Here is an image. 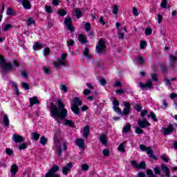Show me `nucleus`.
I'll list each match as a JSON object with an SVG mask.
<instances>
[{"instance_id": "1", "label": "nucleus", "mask_w": 177, "mask_h": 177, "mask_svg": "<svg viewBox=\"0 0 177 177\" xmlns=\"http://www.w3.org/2000/svg\"><path fill=\"white\" fill-rule=\"evenodd\" d=\"M64 107V103L62 100L57 101V105L51 104L50 106V116L57 121V124H60V121L67 117V109Z\"/></svg>"}, {"instance_id": "2", "label": "nucleus", "mask_w": 177, "mask_h": 177, "mask_svg": "<svg viewBox=\"0 0 177 177\" xmlns=\"http://www.w3.org/2000/svg\"><path fill=\"white\" fill-rule=\"evenodd\" d=\"M82 104V100L79 97H74L73 102L71 106V111L75 115H80V106Z\"/></svg>"}, {"instance_id": "3", "label": "nucleus", "mask_w": 177, "mask_h": 177, "mask_svg": "<svg viewBox=\"0 0 177 177\" xmlns=\"http://www.w3.org/2000/svg\"><path fill=\"white\" fill-rule=\"evenodd\" d=\"M0 67L3 71H13L15 67L10 65L9 62H6L5 57L0 55Z\"/></svg>"}, {"instance_id": "4", "label": "nucleus", "mask_w": 177, "mask_h": 177, "mask_svg": "<svg viewBox=\"0 0 177 177\" xmlns=\"http://www.w3.org/2000/svg\"><path fill=\"white\" fill-rule=\"evenodd\" d=\"M66 57H67V54L63 53L61 55V59H57V63L53 62V66H55L56 68H59L60 66H66V63H67V59H66Z\"/></svg>"}, {"instance_id": "5", "label": "nucleus", "mask_w": 177, "mask_h": 177, "mask_svg": "<svg viewBox=\"0 0 177 177\" xmlns=\"http://www.w3.org/2000/svg\"><path fill=\"white\" fill-rule=\"evenodd\" d=\"M57 171H59V166L55 165L48 173H46L44 177H60L59 175L55 174V172H57Z\"/></svg>"}, {"instance_id": "6", "label": "nucleus", "mask_w": 177, "mask_h": 177, "mask_svg": "<svg viewBox=\"0 0 177 177\" xmlns=\"http://www.w3.org/2000/svg\"><path fill=\"white\" fill-rule=\"evenodd\" d=\"M113 104V111L119 114V115H122V111H121V109H120V102L117 99L114 98L113 101L112 102Z\"/></svg>"}, {"instance_id": "7", "label": "nucleus", "mask_w": 177, "mask_h": 177, "mask_svg": "<svg viewBox=\"0 0 177 177\" xmlns=\"http://www.w3.org/2000/svg\"><path fill=\"white\" fill-rule=\"evenodd\" d=\"M140 149L142 151H146L147 154H148L151 158H156V156L153 154V150L150 147H147L145 145H140Z\"/></svg>"}, {"instance_id": "8", "label": "nucleus", "mask_w": 177, "mask_h": 177, "mask_svg": "<svg viewBox=\"0 0 177 177\" xmlns=\"http://www.w3.org/2000/svg\"><path fill=\"white\" fill-rule=\"evenodd\" d=\"M95 48L97 53H102V51L106 49V42H104V40H103V39H100Z\"/></svg>"}, {"instance_id": "9", "label": "nucleus", "mask_w": 177, "mask_h": 177, "mask_svg": "<svg viewBox=\"0 0 177 177\" xmlns=\"http://www.w3.org/2000/svg\"><path fill=\"white\" fill-rule=\"evenodd\" d=\"M67 30L73 32L74 31V26H73V22L71 21V17H66L64 21Z\"/></svg>"}, {"instance_id": "10", "label": "nucleus", "mask_w": 177, "mask_h": 177, "mask_svg": "<svg viewBox=\"0 0 177 177\" xmlns=\"http://www.w3.org/2000/svg\"><path fill=\"white\" fill-rule=\"evenodd\" d=\"M131 165L136 169H145L146 168V163L145 162H140V164H138L136 160H132Z\"/></svg>"}, {"instance_id": "11", "label": "nucleus", "mask_w": 177, "mask_h": 177, "mask_svg": "<svg viewBox=\"0 0 177 177\" xmlns=\"http://www.w3.org/2000/svg\"><path fill=\"white\" fill-rule=\"evenodd\" d=\"M138 124L140 127V128H147V127H150L151 124L147 121L146 119H139L138 120Z\"/></svg>"}, {"instance_id": "12", "label": "nucleus", "mask_w": 177, "mask_h": 177, "mask_svg": "<svg viewBox=\"0 0 177 177\" xmlns=\"http://www.w3.org/2000/svg\"><path fill=\"white\" fill-rule=\"evenodd\" d=\"M75 145L84 151L85 150V140L82 138H77L75 141Z\"/></svg>"}, {"instance_id": "13", "label": "nucleus", "mask_w": 177, "mask_h": 177, "mask_svg": "<svg viewBox=\"0 0 177 177\" xmlns=\"http://www.w3.org/2000/svg\"><path fill=\"white\" fill-rule=\"evenodd\" d=\"M162 131L163 135L167 136V135H169L170 133H172V132H174V126H172V124H169L167 126V128L162 127Z\"/></svg>"}, {"instance_id": "14", "label": "nucleus", "mask_w": 177, "mask_h": 177, "mask_svg": "<svg viewBox=\"0 0 177 177\" xmlns=\"http://www.w3.org/2000/svg\"><path fill=\"white\" fill-rule=\"evenodd\" d=\"M140 86L141 89H149L153 86V82L151 80H149L146 84H143L142 82H140Z\"/></svg>"}, {"instance_id": "15", "label": "nucleus", "mask_w": 177, "mask_h": 177, "mask_svg": "<svg viewBox=\"0 0 177 177\" xmlns=\"http://www.w3.org/2000/svg\"><path fill=\"white\" fill-rule=\"evenodd\" d=\"M123 104L125 108L123 109L122 115H128L131 110V104H129V102H124Z\"/></svg>"}, {"instance_id": "16", "label": "nucleus", "mask_w": 177, "mask_h": 177, "mask_svg": "<svg viewBox=\"0 0 177 177\" xmlns=\"http://www.w3.org/2000/svg\"><path fill=\"white\" fill-rule=\"evenodd\" d=\"M12 139L15 143H21V142H24V138L19 134H13Z\"/></svg>"}, {"instance_id": "17", "label": "nucleus", "mask_w": 177, "mask_h": 177, "mask_svg": "<svg viewBox=\"0 0 177 177\" xmlns=\"http://www.w3.org/2000/svg\"><path fill=\"white\" fill-rule=\"evenodd\" d=\"M71 168H73V162H68L62 168V173L64 175H67V174H68V171L71 170Z\"/></svg>"}, {"instance_id": "18", "label": "nucleus", "mask_w": 177, "mask_h": 177, "mask_svg": "<svg viewBox=\"0 0 177 177\" xmlns=\"http://www.w3.org/2000/svg\"><path fill=\"white\" fill-rule=\"evenodd\" d=\"M100 142L103 146H107V136H106V134H101L100 136Z\"/></svg>"}, {"instance_id": "19", "label": "nucleus", "mask_w": 177, "mask_h": 177, "mask_svg": "<svg viewBox=\"0 0 177 177\" xmlns=\"http://www.w3.org/2000/svg\"><path fill=\"white\" fill-rule=\"evenodd\" d=\"M89 132H90L89 126L84 127V128L83 129V131H82L83 138L86 139V138H88V136H89Z\"/></svg>"}, {"instance_id": "20", "label": "nucleus", "mask_w": 177, "mask_h": 177, "mask_svg": "<svg viewBox=\"0 0 177 177\" xmlns=\"http://www.w3.org/2000/svg\"><path fill=\"white\" fill-rule=\"evenodd\" d=\"M161 169L164 174H165L166 176L169 177V169L167 165L162 164L161 165Z\"/></svg>"}, {"instance_id": "21", "label": "nucleus", "mask_w": 177, "mask_h": 177, "mask_svg": "<svg viewBox=\"0 0 177 177\" xmlns=\"http://www.w3.org/2000/svg\"><path fill=\"white\" fill-rule=\"evenodd\" d=\"M29 102L30 106H34V104H39V100H38V98L37 97L30 98Z\"/></svg>"}, {"instance_id": "22", "label": "nucleus", "mask_w": 177, "mask_h": 177, "mask_svg": "<svg viewBox=\"0 0 177 177\" xmlns=\"http://www.w3.org/2000/svg\"><path fill=\"white\" fill-rule=\"evenodd\" d=\"M18 169L19 167H17V165H12L10 169L11 175L12 176H15V175H16V174L17 173Z\"/></svg>"}, {"instance_id": "23", "label": "nucleus", "mask_w": 177, "mask_h": 177, "mask_svg": "<svg viewBox=\"0 0 177 177\" xmlns=\"http://www.w3.org/2000/svg\"><path fill=\"white\" fill-rule=\"evenodd\" d=\"M72 13L76 14L77 19H80L81 17V16H82V12L81 11V10H80L78 8H74Z\"/></svg>"}, {"instance_id": "24", "label": "nucleus", "mask_w": 177, "mask_h": 177, "mask_svg": "<svg viewBox=\"0 0 177 177\" xmlns=\"http://www.w3.org/2000/svg\"><path fill=\"white\" fill-rule=\"evenodd\" d=\"M22 5L25 9H31V3L28 0H24L22 1Z\"/></svg>"}, {"instance_id": "25", "label": "nucleus", "mask_w": 177, "mask_h": 177, "mask_svg": "<svg viewBox=\"0 0 177 177\" xmlns=\"http://www.w3.org/2000/svg\"><path fill=\"white\" fill-rule=\"evenodd\" d=\"M78 40L81 44H86V36L85 35H79Z\"/></svg>"}, {"instance_id": "26", "label": "nucleus", "mask_w": 177, "mask_h": 177, "mask_svg": "<svg viewBox=\"0 0 177 177\" xmlns=\"http://www.w3.org/2000/svg\"><path fill=\"white\" fill-rule=\"evenodd\" d=\"M127 144V142H122L120 145H119V147H118V150L119 151H122V153H125V145Z\"/></svg>"}, {"instance_id": "27", "label": "nucleus", "mask_w": 177, "mask_h": 177, "mask_svg": "<svg viewBox=\"0 0 177 177\" xmlns=\"http://www.w3.org/2000/svg\"><path fill=\"white\" fill-rule=\"evenodd\" d=\"M3 122L4 123L5 127H9V118L8 117V115H3Z\"/></svg>"}, {"instance_id": "28", "label": "nucleus", "mask_w": 177, "mask_h": 177, "mask_svg": "<svg viewBox=\"0 0 177 177\" xmlns=\"http://www.w3.org/2000/svg\"><path fill=\"white\" fill-rule=\"evenodd\" d=\"M6 15H8V16H13V15H16V12H15L12 8H8Z\"/></svg>"}, {"instance_id": "29", "label": "nucleus", "mask_w": 177, "mask_h": 177, "mask_svg": "<svg viewBox=\"0 0 177 177\" xmlns=\"http://www.w3.org/2000/svg\"><path fill=\"white\" fill-rule=\"evenodd\" d=\"M150 117L151 118L153 121H154V122H158V119L157 118V117H156V114H154L153 112H150V114L148 115V118H150Z\"/></svg>"}, {"instance_id": "30", "label": "nucleus", "mask_w": 177, "mask_h": 177, "mask_svg": "<svg viewBox=\"0 0 177 177\" xmlns=\"http://www.w3.org/2000/svg\"><path fill=\"white\" fill-rule=\"evenodd\" d=\"M42 48H43L42 44H39L38 42H36L33 46L34 50H38V49H42Z\"/></svg>"}, {"instance_id": "31", "label": "nucleus", "mask_w": 177, "mask_h": 177, "mask_svg": "<svg viewBox=\"0 0 177 177\" xmlns=\"http://www.w3.org/2000/svg\"><path fill=\"white\" fill-rule=\"evenodd\" d=\"M10 28H13V26L10 24H6L3 28L2 30L3 31H9Z\"/></svg>"}, {"instance_id": "32", "label": "nucleus", "mask_w": 177, "mask_h": 177, "mask_svg": "<svg viewBox=\"0 0 177 177\" xmlns=\"http://www.w3.org/2000/svg\"><path fill=\"white\" fill-rule=\"evenodd\" d=\"M60 90L62 92H63V93H67V92H68V87L64 84H62L60 86Z\"/></svg>"}, {"instance_id": "33", "label": "nucleus", "mask_w": 177, "mask_h": 177, "mask_svg": "<svg viewBox=\"0 0 177 177\" xmlns=\"http://www.w3.org/2000/svg\"><path fill=\"white\" fill-rule=\"evenodd\" d=\"M80 167H81L82 171H89V165L87 163L82 164Z\"/></svg>"}, {"instance_id": "34", "label": "nucleus", "mask_w": 177, "mask_h": 177, "mask_svg": "<svg viewBox=\"0 0 177 177\" xmlns=\"http://www.w3.org/2000/svg\"><path fill=\"white\" fill-rule=\"evenodd\" d=\"M40 143L42 146H45L48 143V139H46L45 136H41L40 138Z\"/></svg>"}, {"instance_id": "35", "label": "nucleus", "mask_w": 177, "mask_h": 177, "mask_svg": "<svg viewBox=\"0 0 177 177\" xmlns=\"http://www.w3.org/2000/svg\"><path fill=\"white\" fill-rule=\"evenodd\" d=\"M131 131V124H127L123 127L122 132L124 133H128Z\"/></svg>"}, {"instance_id": "36", "label": "nucleus", "mask_w": 177, "mask_h": 177, "mask_svg": "<svg viewBox=\"0 0 177 177\" xmlns=\"http://www.w3.org/2000/svg\"><path fill=\"white\" fill-rule=\"evenodd\" d=\"M88 52H89V50L88 49V48H86L83 52V53L86 59H91V55L89 54Z\"/></svg>"}, {"instance_id": "37", "label": "nucleus", "mask_w": 177, "mask_h": 177, "mask_svg": "<svg viewBox=\"0 0 177 177\" xmlns=\"http://www.w3.org/2000/svg\"><path fill=\"white\" fill-rule=\"evenodd\" d=\"M160 158H161V160L165 161V162H168V161H169V158L165 153L162 154L160 156Z\"/></svg>"}, {"instance_id": "38", "label": "nucleus", "mask_w": 177, "mask_h": 177, "mask_svg": "<svg viewBox=\"0 0 177 177\" xmlns=\"http://www.w3.org/2000/svg\"><path fill=\"white\" fill-rule=\"evenodd\" d=\"M45 11L48 15H50L52 12H53V10H52V7L50 6H45Z\"/></svg>"}, {"instance_id": "39", "label": "nucleus", "mask_w": 177, "mask_h": 177, "mask_svg": "<svg viewBox=\"0 0 177 177\" xmlns=\"http://www.w3.org/2000/svg\"><path fill=\"white\" fill-rule=\"evenodd\" d=\"M39 136H41V135L37 132H33L32 133V138L34 140H38V139H39Z\"/></svg>"}, {"instance_id": "40", "label": "nucleus", "mask_w": 177, "mask_h": 177, "mask_svg": "<svg viewBox=\"0 0 177 177\" xmlns=\"http://www.w3.org/2000/svg\"><path fill=\"white\" fill-rule=\"evenodd\" d=\"M167 5H168V0H162V2L160 3L161 8L163 9H167Z\"/></svg>"}, {"instance_id": "41", "label": "nucleus", "mask_w": 177, "mask_h": 177, "mask_svg": "<svg viewBox=\"0 0 177 177\" xmlns=\"http://www.w3.org/2000/svg\"><path fill=\"white\" fill-rule=\"evenodd\" d=\"M147 177H156V174L153 173V170L151 169L147 170Z\"/></svg>"}, {"instance_id": "42", "label": "nucleus", "mask_w": 177, "mask_h": 177, "mask_svg": "<svg viewBox=\"0 0 177 177\" xmlns=\"http://www.w3.org/2000/svg\"><path fill=\"white\" fill-rule=\"evenodd\" d=\"M132 10H133V16L138 17V16H139V11H138V8H136V7H133Z\"/></svg>"}, {"instance_id": "43", "label": "nucleus", "mask_w": 177, "mask_h": 177, "mask_svg": "<svg viewBox=\"0 0 177 177\" xmlns=\"http://www.w3.org/2000/svg\"><path fill=\"white\" fill-rule=\"evenodd\" d=\"M35 24V21H34V19L32 18H29L27 21H26V24L27 26L29 27V26H31V24Z\"/></svg>"}, {"instance_id": "44", "label": "nucleus", "mask_w": 177, "mask_h": 177, "mask_svg": "<svg viewBox=\"0 0 177 177\" xmlns=\"http://www.w3.org/2000/svg\"><path fill=\"white\" fill-rule=\"evenodd\" d=\"M153 171L156 175H159V176H161V170L160 169V167H156L155 168H153Z\"/></svg>"}, {"instance_id": "45", "label": "nucleus", "mask_w": 177, "mask_h": 177, "mask_svg": "<svg viewBox=\"0 0 177 177\" xmlns=\"http://www.w3.org/2000/svg\"><path fill=\"white\" fill-rule=\"evenodd\" d=\"M112 13L113 15H118V6L114 5L113 10H112Z\"/></svg>"}, {"instance_id": "46", "label": "nucleus", "mask_w": 177, "mask_h": 177, "mask_svg": "<svg viewBox=\"0 0 177 177\" xmlns=\"http://www.w3.org/2000/svg\"><path fill=\"white\" fill-rule=\"evenodd\" d=\"M64 125H68V127H73L74 126V122L71 120H66L64 122Z\"/></svg>"}, {"instance_id": "47", "label": "nucleus", "mask_w": 177, "mask_h": 177, "mask_svg": "<svg viewBox=\"0 0 177 177\" xmlns=\"http://www.w3.org/2000/svg\"><path fill=\"white\" fill-rule=\"evenodd\" d=\"M102 154L104 157H109V155L110 154V150L105 149L102 151Z\"/></svg>"}, {"instance_id": "48", "label": "nucleus", "mask_w": 177, "mask_h": 177, "mask_svg": "<svg viewBox=\"0 0 177 177\" xmlns=\"http://www.w3.org/2000/svg\"><path fill=\"white\" fill-rule=\"evenodd\" d=\"M58 15H59V16H66L67 15V12H66V10L61 9L58 10Z\"/></svg>"}, {"instance_id": "49", "label": "nucleus", "mask_w": 177, "mask_h": 177, "mask_svg": "<svg viewBox=\"0 0 177 177\" xmlns=\"http://www.w3.org/2000/svg\"><path fill=\"white\" fill-rule=\"evenodd\" d=\"M43 53H44V56H48V55H49L50 53V48H49L48 47L44 48Z\"/></svg>"}, {"instance_id": "50", "label": "nucleus", "mask_w": 177, "mask_h": 177, "mask_svg": "<svg viewBox=\"0 0 177 177\" xmlns=\"http://www.w3.org/2000/svg\"><path fill=\"white\" fill-rule=\"evenodd\" d=\"M56 153L59 157H60V156H62V153H63V150H62V147H59L57 148Z\"/></svg>"}, {"instance_id": "51", "label": "nucleus", "mask_w": 177, "mask_h": 177, "mask_svg": "<svg viewBox=\"0 0 177 177\" xmlns=\"http://www.w3.org/2000/svg\"><path fill=\"white\" fill-rule=\"evenodd\" d=\"M153 32V30L150 28H147L145 29V35H151V34Z\"/></svg>"}, {"instance_id": "52", "label": "nucleus", "mask_w": 177, "mask_h": 177, "mask_svg": "<svg viewBox=\"0 0 177 177\" xmlns=\"http://www.w3.org/2000/svg\"><path fill=\"white\" fill-rule=\"evenodd\" d=\"M136 133L140 135V133H143V129L141 127H136Z\"/></svg>"}, {"instance_id": "53", "label": "nucleus", "mask_w": 177, "mask_h": 177, "mask_svg": "<svg viewBox=\"0 0 177 177\" xmlns=\"http://www.w3.org/2000/svg\"><path fill=\"white\" fill-rule=\"evenodd\" d=\"M19 150H24V149H27V143L24 142L22 143L19 147Z\"/></svg>"}, {"instance_id": "54", "label": "nucleus", "mask_w": 177, "mask_h": 177, "mask_svg": "<svg viewBox=\"0 0 177 177\" xmlns=\"http://www.w3.org/2000/svg\"><path fill=\"white\" fill-rule=\"evenodd\" d=\"M44 71L45 74H50V68L49 66L44 67Z\"/></svg>"}, {"instance_id": "55", "label": "nucleus", "mask_w": 177, "mask_h": 177, "mask_svg": "<svg viewBox=\"0 0 177 177\" xmlns=\"http://www.w3.org/2000/svg\"><path fill=\"white\" fill-rule=\"evenodd\" d=\"M136 61L138 62V63H139L140 64H143V63H145V60L142 58V57H138L136 58Z\"/></svg>"}, {"instance_id": "56", "label": "nucleus", "mask_w": 177, "mask_h": 177, "mask_svg": "<svg viewBox=\"0 0 177 177\" xmlns=\"http://www.w3.org/2000/svg\"><path fill=\"white\" fill-rule=\"evenodd\" d=\"M140 46L141 49H145V48H146V41L142 40L140 41Z\"/></svg>"}, {"instance_id": "57", "label": "nucleus", "mask_w": 177, "mask_h": 177, "mask_svg": "<svg viewBox=\"0 0 177 177\" xmlns=\"http://www.w3.org/2000/svg\"><path fill=\"white\" fill-rule=\"evenodd\" d=\"M84 28L86 31H89L91 30V24L89 22L86 23Z\"/></svg>"}, {"instance_id": "58", "label": "nucleus", "mask_w": 177, "mask_h": 177, "mask_svg": "<svg viewBox=\"0 0 177 177\" xmlns=\"http://www.w3.org/2000/svg\"><path fill=\"white\" fill-rule=\"evenodd\" d=\"M6 153L8 156H12V154H13V151L9 148H6Z\"/></svg>"}, {"instance_id": "59", "label": "nucleus", "mask_w": 177, "mask_h": 177, "mask_svg": "<svg viewBox=\"0 0 177 177\" xmlns=\"http://www.w3.org/2000/svg\"><path fill=\"white\" fill-rule=\"evenodd\" d=\"M151 77L152 80H153V81H155L156 82H157V81H158V79H157V74H156V73H152V74L151 75Z\"/></svg>"}, {"instance_id": "60", "label": "nucleus", "mask_w": 177, "mask_h": 177, "mask_svg": "<svg viewBox=\"0 0 177 177\" xmlns=\"http://www.w3.org/2000/svg\"><path fill=\"white\" fill-rule=\"evenodd\" d=\"M134 109L139 113L140 111H142V106L140 104H136L134 106Z\"/></svg>"}, {"instance_id": "61", "label": "nucleus", "mask_w": 177, "mask_h": 177, "mask_svg": "<svg viewBox=\"0 0 177 177\" xmlns=\"http://www.w3.org/2000/svg\"><path fill=\"white\" fill-rule=\"evenodd\" d=\"M67 44H68V46H74V40H73V39H69V40L67 41Z\"/></svg>"}, {"instance_id": "62", "label": "nucleus", "mask_w": 177, "mask_h": 177, "mask_svg": "<svg viewBox=\"0 0 177 177\" xmlns=\"http://www.w3.org/2000/svg\"><path fill=\"white\" fill-rule=\"evenodd\" d=\"M161 21H162V15H161L160 14L158 15V23L159 24H161Z\"/></svg>"}, {"instance_id": "63", "label": "nucleus", "mask_w": 177, "mask_h": 177, "mask_svg": "<svg viewBox=\"0 0 177 177\" xmlns=\"http://www.w3.org/2000/svg\"><path fill=\"white\" fill-rule=\"evenodd\" d=\"M165 84L167 85V86L171 87V86L172 85L171 84V80H169L168 79H165Z\"/></svg>"}, {"instance_id": "64", "label": "nucleus", "mask_w": 177, "mask_h": 177, "mask_svg": "<svg viewBox=\"0 0 177 177\" xmlns=\"http://www.w3.org/2000/svg\"><path fill=\"white\" fill-rule=\"evenodd\" d=\"M22 87L24 88V89L28 90L30 89V86H28V84L26 82H22Z\"/></svg>"}]
</instances>
